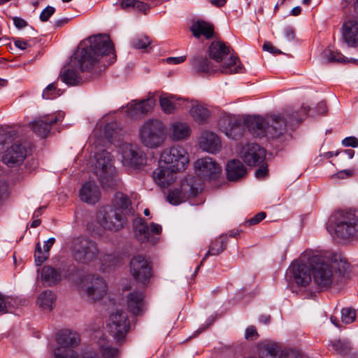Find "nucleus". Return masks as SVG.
Listing matches in <instances>:
<instances>
[{"label":"nucleus","mask_w":358,"mask_h":358,"mask_svg":"<svg viewBox=\"0 0 358 358\" xmlns=\"http://www.w3.org/2000/svg\"><path fill=\"white\" fill-rule=\"evenodd\" d=\"M110 54L113 57H110L108 65L115 61L113 43L106 34L92 36L80 43L71 63L78 64L82 71H89L102 62L101 58Z\"/></svg>","instance_id":"f257e3e1"},{"label":"nucleus","mask_w":358,"mask_h":358,"mask_svg":"<svg viewBox=\"0 0 358 358\" xmlns=\"http://www.w3.org/2000/svg\"><path fill=\"white\" fill-rule=\"evenodd\" d=\"M233 116H226L220 120V129L228 138L237 139L242 136L244 128L255 137H263L266 134V118L249 115L243 122Z\"/></svg>","instance_id":"f03ea898"},{"label":"nucleus","mask_w":358,"mask_h":358,"mask_svg":"<svg viewBox=\"0 0 358 358\" xmlns=\"http://www.w3.org/2000/svg\"><path fill=\"white\" fill-rule=\"evenodd\" d=\"M309 110L308 106H302L300 115L298 111L287 109L282 114L267 116L266 136L273 138L280 137L286 132L287 128L300 123Z\"/></svg>","instance_id":"7ed1b4c3"},{"label":"nucleus","mask_w":358,"mask_h":358,"mask_svg":"<svg viewBox=\"0 0 358 358\" xmlns=\"http://www.w3.org/2000/svg\"><path fill=\"white\" fill-rule=\"evenodd\" d=\"M233 49L221 41H213L208 48L210 59L220 63V71L222 73L231 74L242 73L243 66L234 53Z\"/></svg>","instance_id":"20e7f679"},{"label":"nucleus","mask_w":358,"mask_h":358,"mask_svg":"<svg viewBox=\"0 0 358 358\" xmlns=\"http://www.w3.org/2000/svg\"><path fill=\"white\" fill-rule=\"evenodd\" d=\"M138 138L143 146L157 149L162 146L166 141V127L159 120L149 119L140 127Z\"/></svg>","instance_id":"39448f33"},{"label":"nucleus","mask_w":358,"mask_h":358,"mask_svg":"<svg viewBox=\"0 0 358 358\" xmlns=\"http://www.w3.org/2000/svg\"><path fill=\"white\" fill-rule=\"evenodd\" d=\"M329 230L340 238H349L358 232V219L350 213L336 211L330 217Z\"/></svg>","instance_id":"423d86ee"},{"label":"nucleus","mask_w":358,"mask_h":358,"mask_svg":"<svg viewBox=\"0 0 358 358\" xmlns=\"http://www.w3.org/2000/svg\"><path fill=\"white\" fill-rule=\"evenodd\" d=\"M73 259L78 263L89 264L98 257L96 243L85 236L73 238L69 243Z\"/></svg>","instance_id":"0eeeda50"},{"label":"nucleus","mask_w":358,"mask_h":358,"mask_svg":"<svg viewBox=\"0 0 358 358\" xmlns=\"http://www.w3.org/2000/svg\"><path fill=\"white\" fill-rule=\"evenodd\" d=\"M92 163L94 173L102 186L113 187L115 184V169L110 152L105 150L96 152Z\"/></svg>","instance_id":"6e6552de"},{"label":"nucleus","mask_w":358,"mask_h":358,"mask_svg":"<svg viewBox=\"0 0 358 358\" xmlns=\"http://www.w3.org/2000/svg\"><path fill=\"white\" fill-rule=\"evenodd\" d=\"M200 180L194 176H189L182 181L180 187L171 189L167 196V201L173 205H178L190 197L196 196L201 189Z\"/></svg>","instance_id":"1a4fd4ad"},{"label":"nucleus","mask_w":358,"mask_h":358,"mask_svg":"<svg viewBox=\"0 0 358 358\" xmlns=\"http://www.w3.org/2000/svg\"><path fill=\"white\" fill-rule=\"evenodd\" d=\"M96 222L103 229L112 231L121 229L126 218L112 206H103L96 213Z\"/></svg>","instance_id":"9d476101"},{"label":"nucleus","mask_w":358,"mask_h":358,"mask_svg":"<svg viewBox=\"0 0 358 358\" xmlns=\"http://www.w3.org/2000/svg\"><path fill=\"white\" fill-rule=\"evenodd\" d=\"M308 264L311 267L314 282L321 288L329 287L334 280V273L330 266L317 256L310 258Z\"/></svg>","instance_id":"9b49d317"},{"label":"nucleus","mask_w":358,"mask_h":358,"mask_svg":"<svg viewBox=\"0 0 358 358\" xmlns=\"http://www.w3.org/2000/svg\"><path fill=\"white\" fill-rule=\"evenodd\" d=\"M161 164H167L174 170L182 171L189 163L188 154L183 147L173 145L164 149L159 157Z\"/></svg>","instance_id":"f8f14e48"},{"label":"nucleus","mask_w":358,"mask_h":358,"mask_svg":"<svg viewBox=\"0 0 358 358\" xmlns=\"http://www.w3.org/2000/svg\"><path fill=\"white\" fill-rule=\"evenodd\" d=\"M83 283L84 292L89 301H100L107 294L106 282L105 280L99 275H87Z\"/></svg>","instance_id":"ddd939ff"},{"label":"nucleus","mask_w":358,"mask_h":358,"mask_svg":"<svg viewBox=\"0 0 358 358\" xmlns=\"http://www.w3.org/2000/svg\"><path fill=\"white\" fill-rule=\"evenodd\" d=\"M131 275L135 280L146 285L152 276L151 266L148 259L142 255L134 256L129 263Z\"/></svg>","instance_id":"4468645a"},{"label":"nucleus","mask_w":358,"mask_h":358,"mask_svg":"<svg viewBox=\"0 0 358 358\" xmlns=\"http://www.w3.org/2000/svg\"><path fill=\"white\" fill-rule=\"evenodd\" d=\"M108 331L117 341L123 339L129 329V322L127 314L122 310H117L111 314L109 318Z\"/></svg>","instance_id":"2eb2a0df"},{"label":"nucleus","mask_w":358,"mask_h":358,"mask_svg":"<svg viewBox=\"0 0 358 358\" xmlns=\"http://www.w3.org/2000/svg\"><path fill=\"white\" fill-rule=\"evenodd\" d=\"M122 162L124 166L139 168L146 163L143 150L136 145L125 144L121 148Z\"/></svg>","instance_id":"dca6fc26"},{"label":"nucleus","mask_w":358,"mask_h":358,"mask_svg":"<svg viewBox=\"0 0 358 358\" xmlns=\"http://www.w3.org/2000/svg\"><path fill=\"white\" fill-rule=\"evenodd\" d=\"M287 275L298 286L306 287L311 280L310 267L301 260L292 263L287 269Z\"/></svg>","instance_id":"f3484780"},{"label":"nucleus","mask_w":358,"mask_h":358,"mask_svg":"<svg viewBox=\"0 0 358 358\" xmlns=\"http://www.w3.org/2000/svg\"><path fill=\"white\" fill-rule=\"evenodd\" d=\"M194 168L197 175L204 179H215L221 171L220 165L210 157L197 159Z\"/></svg>","instance_id":"a211bd4d"},{"label":"nucleus","mask_w":358,"mask_h":358,"mask_svg":"<svg viewBox=\"0 0 358 358\" xmlns=\"http://www.w3.org/2000/svg\"><path fill=\"white\" fill-rule=\"evenodd\" d=\"M64 119V113L59 112L55 114L41 117L30 123L32 130L37 135L44 138L50 131L51 126Z\"/></svg>","instance_id":"6ab92c4d"},{"label":"nucleus","mask_w":358,"mask_h":358,"mask_svg":"<svg viewBox=\"0 0 358 358\" xmlns=\"http://www.w3.org/2000/svg\"><path fill=\"white\" fill-rule=\"evenodd\" d=\"M27 156V150L21 143H15L2 154L3 163L10 167L21 164Z\"/></svg>","instance_id":"aec40b11"},{"label":"nucleus","mask_w":358,"mask_h":358,"mask_svg":"<svg viewBox=\"0 0 358 358\" xmlns=\"http://www.w3.org/2000/svg\"><path fill=\"white\" fill-rule=\"evenodd\" d=\"M178 170H174L167 164H161L152 173L155 182L161 187H167L176 180V173Z\"/></svg>","instance_id":"412c9836"},{"label":"nucleus","mask_w":358,"mask_h":358,"mask_svg":"<svg viewBox=\"0 0 358 358\" xmlns=\"http://www.w3.org/2000/svg\"><path fill=\"white\" fill-rule=\"evenodd\" d=\"M266 151L256 143L248 144L243 148L241 157L248 166H256L263 162Z\"/></svg>","instance_id":"4be33fe9"},{"label":"nucleus","mask_w":358,"mask_h":358,"mask_svg":"<svg viewBox=\"0 0 358 358\" xmlns=\"http://www.w3.org/2000/svg\"><path fill=\"white\" fill-rule=\"evenodd\" d=\"M128 310L134 315L142 314L145 310V294L141 290H134L127 296Z\"/></svg>","instance_id":"5701e85b"},{"label":"nucleus","mask_w":358,"mask_h":358,"mask_svg":"<svg viewBox=\"0 0 358 358\" xmlns=\"http://www.w3.org/2000/svg\"><path fill=\"white\" fill-rule=\"evenodd\" d=\"M199 147L203 151L215 154L222 148L219 136L214 132L205 131L199 138Z\"/></svg>","instance_id":"b1692460"},{"label":"nucleus","mask_w":358,"mask_h":358,"mask_svg":"<svg viewBox=\"0 0 358 358\" xmlns=\"http://www.w3.org/2000/svg\"><path fill=\"white\" fill-rule=\"evenodd\" d=\"M79 196L83 202L94 204L100 199L101 192L94 182L87 181L83 184L79 191Z\"/></svg>","instance_id":"393cba45"},{"label":"nucleus","mask_w":358,"mask_h":358,"mask_svg":"<svg viewBox=\"0 0 358 358\" xmlns=\"http://www.w3.org/2000/svg\"><path fill=\"white\" fill-rule=\"evenodd\" d=\"M343 39L349 47L358 46V20H350L343 25Z\"/></svg>","instance_id":"a878e982"},{"label":"nucleus","mask_w":358,"mask_h":358,"mask_svg":"<svg viewBox=\"0 0 358 358\" xmlns=\"http://www.w3.org/2000/svg\"><path fill=\"white\" fill-rule=\"evenodd\" d=\"M192 133V129L187 122L176 121L171 124L169 136L174 141H182L187 138Z\"/></svg>","instance_id":"bb28decb"},{"label":"nucleus","mask_w":358,"mask_h":358,"mask_svg":"<svg viewBox=\"0 0 358 358\" xmlns=\"http://www.w3.org/2000/svg\"><path fill=\"white\" fill-rule=\"evenodd\" d=\"M226 170L227 178L229 181H237L247 174L245 166L238 159L230 160L227 164Z\"/></svg>","instance_id":"cd10ccee"},{"label":"nucleus","mask_w":358,"mask_h":358,"mask_svg":"<svg viewBox=\"0 0 358 358\" xmlns=\"http://www.w3.org/2000/svg\"><path fill=\"white\" fill-rule=\"evenodd\" d=\"M80 341L78 334L68 329L61 331L57 336L58 347L73 348L79 345Z\"/></svg>","instance_id":"c85d7f7f"},{"label":"nucleus","mask_w":358,"mask_h":358,"mask_svg":"<svg viewBox=\"0 0 358 358\" xmlns=\"http://www.w3.org/2000/svg\"><path fill=\"white\" fill-rule=\"evenodd\" d=\"M191 31L196 38H199L202 35L209 39L213 36V25L203 20H197L194 22L191 27Z\"/></svg>","instance_id":"c756f323"},{"label":"nucleus","mask_w":358,"mask_h":358,"mask_svg":"<svg viewBox=\"0 0 358 358\" xmlns=\"http://www.w3.org/2000/svg\"><path fill=\"white\" fill-rule=\"evenodd\" d=\"M192 66L197 73H211L216 71L211 62L203 56H196L192 59Z\"/></svg>","instance_id":"7c9ffc66"},{"label":"nucleus","mask_w":358,"mask_h":358,"mask_svg":"<svg viewBox=\"0 0 358 358\" xmlns=\"http://www.w3.org/2000/svg\"><path fill=\"white\" fill-rule=\"evenodd\" d=\"M60 78L64 83L69 85H78L82 80L77 70L71 65L62 69Z\"/></svg>","instance_id":"2f4dec72"},{"label":"nucleus","mask_w":358,"mask_h":358,"mask_svg":"<svg viewBox=\"0 0 358 358\" xmlns=\"http://www.w3.org/2000/svg\"><path fill=\"white\" fill-rule=\"evenodd\" d=\"M55 242V238H50L47 241L45 242L43 248L44 250L42 251L41 244L38 242L36 245V250L34 252V258L36 265L41 264L45 262L49 256V251L51 247Z\"/></svg>","instance_id":"473e14b6"},{"label":"nucleus","mask_w":358,"mask_h":358,"mask_svg":"<svg viewBox=\"0 0 358 358\" xmlns=\"http://www.w3.org/2000/svg\"><path fill=\"white\" fill-rule=\"evenodd\" d=\"M134 228L137 239L141 242L151 241L150 229L142 218H136L134 221Z\"/></svg>","instance_id":"72a5a7b5"},{"label":"nucleus","mask_w":358,"mask_h":358,"mask_svg":"<svg viewBox=\"0 0 358 358\" xmlns=\"http://www.w3.org/2000/svg\"><path fill=\"white\" fill-rule=\"evenodd\" d=\"M61 279L60 273L55 268L50 266H45L41 270V280L44 284L48 286L58 282Z\"/></svg>","instance_id":"f704fd0d"},{"label":"nucleus","mask_w":358,"mask_h":358,"mask_svg":"<svg viewBox=\"0 0 358 358\" xmlns=\"http://www.w3.org/2000/svg\"><path fill=\"white\" fill-rule=\"evenodd\" d=\"M281 351L277 343H263L259 347V356L261 358H280Z\"/></svg>","instance_id":"c9c22d12"},{"label":"nucleus","mask_w":358,"mask_h":358,"mask_svg":"<svg viewBox=\"0 0 358 358\" xmlns=\"http://www.w3.org/2000/svg\"><path fill=\"white\" fill-rule=\"evenodd\" d=\"M131 205V201L127 195L121 192H117L115 194L113 199V207L115 210L120 212L123 216L125 217L128 213H131L130 210H129V207Z\"/></svg>","instance_id":"e433bc0d"},{"label":"nucleus","mask_w":358,"mask_h":358,"mask_svg":"<svg viewBox=\"0 0 358 358\" xmlns=\"http://www.w3.org/2000/svg\"><path fill=\"white\" fill-rule=\"evenodd\" d=\"M189 113L194 121L199 124L205 123L210 117L209 110L199 103L192 105Z\"/></svg>","instance_id":"4c0bfd02"},{"label":"nucleus","mask_w":358,"mask_h":358,"mask_svg":"<svg viewBox=\"0 0 358 358\" xmlns=\"http://www.w3.org/2000/svg\"><path fill=\"white\" fill-rule=\"evenodd\" d=\"M227 245V238L220 236L219 238L213 241L210 246L208 251L205 254L202 259V262L208 258L210 255H218L222 252Z\"/></svg>","instance_id":"58836bf2"},{"label":"nucleus","mask_w":358,"mask_h":358,"mask_svg":"<svg viewBox=\"0 0 358 358\" xmlns=\"http://www.w3.org/2000/svg\"><path fill=\"white\" fill-rule=\"evenodd\" d=\"M55 300L54 293L50 290H45L38 296L37 303L43 310L50 311L52 309Z\"/></svg>","instance_id":"ea45409f"},{"label":"nucleus","mask_w":358,"mask_h":358,"mask_svg":"<svg viewBox=\"0 0 358 358\" xmlns=\"http://www.w3.org/2000/svg\"><path fill=\"white\" fill-rule=\"evenodd\" d=\"M327 258L334 264L339 273H345L348 271V263L341 254L332 252L327 256Z\"/></svg>","instance_id":"a19ab883"},{"label":"nucleus","mask_w":358,"mask_h":358,"mask_svg":"<svg viewBox=\"0 0 358 358\" xmlns=\"http://www.w3.org/2000/svg\"><path fill=\"white\" fill-rule=\"evenodd\" d=\"M323 59L328 62H354L358 63L357 59H348L339 52H334L331 50H325L322 52Z\"/></svg>","instance_id":"79ce46f5"},{"label":"nucleus","mask_w":358,"mask_h":358,"mask_svg":"<svg viewBox=\"0 0 358 358\" xmlns=\"http://www.w3.org/2000/svg\"><path fill=\"white\" fill-rule=\"evenodd\" d=\"M54 358H78V354L73 348L57 347L53 351Z\"/></svg>","instance_id":"37998d69"},{"label":"nucleus","mask_w":358,"mask_h":358,"mask_svg":"<svg viewBox=\"0 0 358 358\" xmlns=\"http://www.w3.org/2000/svg\"><path fill=\"white\" fill-rule=\"evenodd\" d=\"M159 103L162 110L167 113H173L176 110V103L173 96H161Z\"/></svg>","instance_id":"c03bdc74"},{"label":"nucleus","mask_w":358,"mask_h":358,"mask_svg":"<svg viewBox=\"0 0 358 358\" xmlns=\"http://www.w3.org/2000/svg\"><path fill=\"white\" fill-rule=\"evenodd\" d=\"M100 261L101 269L105 271L106 268L115 266L118 263L119 259L113 253H103L101 255Z\"/></svg>","instance_id":"a18cd8bd"},{"label":"nucleus","mask_w":358,"mask_h":358,"mask_svg":"<svg viewBox=\"0 0 358 358\" xmlns=\"http://www.w3.org/2000/svg\"><path fill=\"white\" fill-rule=\"evenodd\" d=\"M332 347L338 354L343 356L348 355L351 351V345L346 341H336L333 343Z\"/></svg>","instance_id":"49530a36"},{"label":"nucleus","mask_w":358,"mask_h":358,"mask_svg":"<svg viewBox=\"0 0 358 358\" xmlns=\"http://www.w3.org/2000/svg\"><path fill=\"white\" fill-rule=\"evenodd\" d=\"M356 319V311L351 308H344L341 310V320L345 324H350Z\"/></svg>","instance_id":"de8ad7c7"},{"label":"nucleus","mask_w":358,"mask_h":358,"mask_svg":"<svg viewBox=\"0 0 358 358\" xmlns=\"http://www.w3.org/2000/svg\"><path fill=\"white\" fill-rule=\"evenodd\" d=\"M136 103L138 105L141 113L145 115L153 108L155 105V100L152 97H150L146 99H143Z\"/></svg>","instance_id":"09e8293b"},{"label":"nucleus","mask_w":358,"mask_h":358,"mask_svg":"<svg viewBox=\"0 0 358 358\" xmlns=\"http://www.w3.org/2000/svg\"><path fill=\"white\" fill-rule=\"evenodd\" d=\"M151 41L146 36H141L133 38L131 45L136 49H145L150 44Z\"/></svg>","instance_id":"8fccbe9b"},{"label":"nucleus","mask_w":358,"mask_h":358,"mask_svg":"<svg viewBox=\"0 0 358 358\" xmlns=\"http://www.w3.org/2000/svg\"><path fill=\"white\" fill-rule=\"evenodd\" d=\"M100 348L103 358H117L119 354L117 349L111 348L106 344H101Z\"/></svg>","instance_id":"3c124183"},{"label":"nucleus","mask_w":358,"mask_h":358,"mask_svg":"<svg viewBox=\"0 0 358 358\" xmlns=\"http://www.w3.org/2000/svg\"><path fill=\"white\" fill-rule=\"evenodd\" d=\"M117 124L116 122H111L106 124L104 128V135L106 138L110 141L111 138L117 134Z\"/></svg>","instance_id":"603ef678"},{"label":"nucleus","mask_w":358,"mask_h":358,"mask_svg":"<svg viewBox=\"0 0 358 358\" xmlns=\"http://www.w3.org/2000/svg\"><path fill=\"white\" fill-rule=\"evenodd\" d=\"M137 101H132L127 105L126 112L127 115L131 117H138L143 115L141 112V109L138 105L136 103Z\"/></svg>","instance_id":"864d4df0"},{"label":"nucleus","mask_w":358,"mask_h":358,"mask_svg":"<svg viewBox=\"0 0 358 358\" xmlns=\"http://www.w3.org/2000/svg\"><path fill=\"white\" fill-rule=\"evenodd\" d=\"M58 95L55 83L48 85L44 90L42 96L45 99H52Z\"/></svg>","instance_id":"5fc2aeb1"},{"label":"nucleus","mask_w":358,"mask_h":358,"mask_svg":"<svg viewBox=\"0 0 358 358\" xmlns=\"http://www.w3.org/2000/svg\"><path fill=\"white\" fill-rule=\"evenodd\" d=\"M55 12V8L52 6H47L40 14V20L42 22H47L49 18L54 14Z\"/></svg>","instance_id":"6e6d98bb"},{"label":"nucleus","mask_w":358,"mask_h":358,"mask_svg":"<svg viewBox=\"0 0 358 358\" xmlns=\"http://www.w3.org/2000/svg\"><path fill=\"white\" fill-rule=\"evenodd\" d=\"M14 136H15V133L13 130H9L3 134H0V143L3 144L9 143L14 138Z\"/></svg>","instance_id":"4d7b16f0"},{"label":"nucleus","mask_w":358,"mask_h":358,"mask_svg":"<svg viewBox=\"0 0 358 358\" xmlns=\"http://www.w3.org/2000/svg\"><path fill=\"white\" fill-rule=\"evenodd\" d=\"M280 358H301L299 351L296 350H288L281 351Z\"/></svg>","instance_id":"13d9d810"},{"label":"nucleus","mask_w":358,"mask_h":358,"mask_svg":"<svg viewBox=\"0 0 358 358\" xmlns=\"http://www.w3.org/2000/svg\"><path fill=\"white\" fill-rule=\"evenodd\" d=\"M8 299L0 293V313L4 314L8 312Z\"/></svg>","instance_id":"bf43d9fd"},{"label":"nucleus","mask_w":358,"mask_h":358,"mask_svg":"<svg viewBox=\"0 0 358 358\" xmlns=\"http://www.w3.org/2000/svg\"><path fill=\"white\" fill-rule=\"evenodd\" d=\"M266 216V213L260 212L255 215L252 218L247 221V224L249 225L257 224L262 221Z\"/></svg>","instance_id":"052dcab7"},{"label":"nucleus","mask_w":358,"mask_h":358,"mask_svg":"<svg viewBox=\"0 0 358 358\" xmlns=\"http://www.w3.org/2000/svg\"><path fill=\"white\" fill-rule=\"evenodd\" d=\"M342 144L346 147L357 148L358 146V139L355 136L346 137L343 140Z\"/></svg>","instance_id":"680f3d73"},{"label":"nucleus","mask_w":358,"mask_h":358,"mask_svg":"<svg viewBox=\"0 0 358 358\" xmlns=\"http://www.w3.org/2000/svg\"><path fill=\"white\" fill-rule=\"evenodd\" d=\"M264 51H267L272 54L280 55L282 54V51L276 48L270 42H265L262 46Z\"/></svg>","instance_id":"e2e57ef3"},{"label":"nucleus","mask_w":358,"mask_h":358,"mask_svg":"<svg viewBox=\"0 0 358 358\" xmlns=\"http://www.w3.org/2000/svg\"><path fill=\"white\" fill-rule=\"evenodd\" d=\"M258 334L254 327H248L245 329V337L248 340H255L257 338Z\"/></svg>","instance_id":"0e129e2a"},{"label":"nucleus","mask_w":358,"mask_h":358,"mask_svg":"<svg viewBox=\"0 0 358 358\" xmlns=\"http://www.w3.org/2000/svg\"><path fill=\"white\" fill-rule=\"evenodd\" d=\"M135 6L134 9H136L143 13H146L150 7L147 3H145L139 0H135Z\"/></svg>","instance_id":"69168bd1"},{"label":"nucleus","mask_w":358,"mask_h":358,"mask_svg":"<svg viewBox=\"0 0 358 358\" xmlns=\"http://www.w3.org/2000/svg\"><path fill=\"white\" fill-rule=\"evenodd\" d=\"M14 25L17 29H23L27 26V22L22 18L19 17H12Z\"/></svg>","instance_id":"338daca9"},{"label":"nucleus","mask_w":358,"mask_h":358,"mask_svg":"<svg viewBox=\"0 0 358 358\" xmlns=\"http://www.w3.org/2000/svg\"><path fill=\"white\" fill-rule=\"evenodd\" d=\"M186 60V56L180 57H170L166 58V62L168 64H178L184 62Z\"/></svg>","instance_id":"774afa93"}]
</instances>
